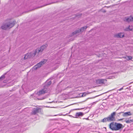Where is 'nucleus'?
Wrapping results in <instances>:
<instances>
[{"label": "nucleus", "mask_w": 133, "mask_h": 133, "mask_svg": "<svg viewBox=\"0 0 133 133\" xmlns=\"http://www.w3.org/2000/svg\"><path fill=\"white\" fill-rule=\"evenodd\" d=\"M47 46V44H46L45 45H43L42 46V50L46 48Z\"/></svg>", "instance_id": "19"}, {"label": "nucleus", "mask_w": 133, "mask_h": 133, "mask_svg": "<svg viewBox=\"0 0 133 133\" xmlns=\"http://www.w3.org/2000/svg\"><path fill=\"white\" fill-rule=\"evenodd\" d=\"M115 36L117 37H123L124 36V35L123 33H120L116 34Z\"/></svg>", "instance_id": "12"}, {"label": "nucleus", "mask_w": 133, "mask_h": 133, "mask_svg": "<svg viewBox=\"0 0 133 133\" xmlns=\"http://www.w3.org/2000/svg\"><path fill=\"white\" fill-rule=\"evenodd\" d=\"M125 21L129 22L133 21V17L132 16H130L129 17L125 18L124 19Z\"/></svg>", "instance_id": "9"}, {"label": "nucleus", "mask_w": 133, "mask_h": 133, "mask_svg": "<svg viewBox=\"0 0 133 133\" xmlns=\"http://www.w3.org/2000/svg\"><path fill=\"white\" fill-rule=\"evenodd\" d=\"M107 121H108V119L107 118H104L102 120V121L103 122H106Z\"/></svg>", "instance_id": "21"}, {"label": "nucleus", "mask_w": 133, "mask_h": 133, "mask_svg": "<svg viewBox=\"0 0 133 133\" xmlns=\"http://www.w3.org/2000/svg\"><path fill=\"white\" fill-rule=\"evenodd\" d=\"M16 21H13L12 22H6L3 24L1 28L3 30H6L8 29H10L13 27L15 24Z\"/></svg>", "instance_id": "2"}, {"label": "nucleus", "mask_w": 133, "mask_h": 133, "mask_svg": "<svg viewBox=\"0 0 133 133\" xmlns=\"http://www.w3.org/2000/svg\"><path fill=\"white\" fill-rule=\"evenodd\" d=\"M42 66V62H41L39 63H38L37 65H35L33 68V70H37L38 68L41 67Z\"/></svg>", "instance_id": "7"}, {"label": "nucleus", "mask_w": 133, "mask_h": 133, "mask_svg": "<svg viewBox=\"0 0 133 133\" xmlns=\"http://www.w3.org/2000/svg\"><path fill=\"white\" fill-rule=\"evenodd\" d=\"M78 17V16H76L75 17V18H77Z\"/></svg>", "instance_id": "25"}, {"label": "nucleus", "mask_w": 133, "mask_h": 133, "mask_svg": "<svg viewBox=\"0 0 133 133\" xmlns=\"http://www.w3.org/2000/svg\"><path fill=\"white\" fill-rule=\"evenodd\" d=\"M116 114V112H114L111 113L110 115L107 117L108 121L110 122L115 120L114 116Z\"/></svg>", "instance_id": "4"}, {"label": "nucleus", "mask_w": 133, "mask_h": 133, "mask_svg": "<svg viewBox=\"0 0 133 133\" xmlns=\"http://www.w3.org/2000/svg\"><path fill=\"white\" fill-rule=\"evenodd\" d=\"M109 126L110 128L112 130L117 131L122 128L123 125L119 123L112 122L110 124Z\"/></svg>", "instance_id": "1"}, {"label": "nucleus", "mask_w": 133, "mask_h": 133, "mask_svg": "<svg viewBox=\"0 0 133 133\" xmlns=\"http://www.w3.org/2000/svg\"><path fill=\"white\" fill-rule=\"evenodd\" d=\"M51 84V82H49V84H48V85H49L50 84Z\"/></svg>", "instance_id": "24"}, {"label": "nucleus", "mask_w": 133, "mask_h": 133, "mask_svg": "<svg viewBox=\"0 0 133 133\" xmlns=\"http://www.w3.org/2000/svg\"><path fill=\"white\" fill-rule=\"evenodd\" d=\"M57 115H54V116H56Z\"/></svg>", "instance_id": "27"}, {"label": "nucleus", "mask_w": 133, "mask_h": 133, "mask_svg": "<svg viewBox=\"0 0 133 133\" xmlns=\"http://www.w3.org/2000/svg\"><path fill=\"white\" fill-rule=\"evenodd\" d=\"M81 94H82V96L84 97L87 94L86 92H84L83 93H81Z\"/></svg>", "instance_id": "20"}, {"label": "nucleus", "mask_w": 133, "mask_h": 133, "mask_svg": "<svg viewBox=\"0 0 133 133\" xmlns=\"http://www.w3.org/2000/svg\"><path fill=\"white\" fill-rule=\"evenodd\" d=\"M42 95V90L39 91L38 92H37L36 93L35 92V94H32V96H34L37 97L38 96H41Z\"/></svg>", "instance_id": "8"}, {"label": "nucleus", "mask_w": 133, "mask_h": 133, "mask_svg": "<svg viewBox=\"0 0 133 133\" xmlns=\"http://www.w3.org/2000/svg\"><path fill=\"white\" fill-rule=\"evenodd\" d=\"M127 60H131L132 59V57L131 56H127L124 57Z\"/></svg>", "instance_id": "16"}, {"label": "nucleus", "mask_w": 133, "mask_h": 133, "mask_svg": "<svg viewBox=\"0 0 133 133\" xmlns=\"http://www.w3.org/2000/svg\"><path fill=\"white\" fill-rule=\"evenodd\" d=\"M106 79H98L96 81V83L99 84H103L107 82Z\"/></svg>", "instance_id": "6"}, {"label": "nucleus", "mask_w": 133, "mask_h": 133, "mask_svg": "<svg viewBox=\"0 0 133 133\" xmlns=\"http://www.w3.org/2000/svg\"><path fill=\"white\" fill-rule=\"evenodd\" d=\"M45 98H42V99H44Z\"/></svg>", "instance_id": "26"}, {"label": "nucleus", "mask_w": 133, "mask_h": 133, "mask_svg": "<svg viewBox=\"0 0 133 133\" xmlns=\"http://www.w3.org/2000/svg\"><path fill=\"white\" fill-rule=\"evenodd\" d=\"M125 121L127 123H131L133 122V120L126 119Z\"/></svg>", "instance_id": "17"}, {"label": "nucleus", "mask_w": 133, "mask_h": 133, "mask_svg": "<svg viewBox=\"0 0 133 133\" xmlns=\"http://www.w3.org/2000/svg\"><path fill=\"white\" fill-rule=\"evenodd\" d=\"M29 54H27L26 55H25V56L24 58V59H26L28 58H30V55Z\"/></svg>", "instance_id": "15"}, {"label": "nucleus", "mask_w": 133, "mask_h": 133, "mask_svg": "<svg viewBox=\"0 0 133 133\" xmlns=\"http://www.w3.org/2000/svg\"><path fill=\"white\" fill-rule=\"evenodd\" d=\"M47 61V60L45 59L43 60V61H42V63L44 64Z\"/></svg>", "instance_id": "22"}, {"label": "nucleus", "mask_w": 133, "mask_h": 133, "mask_svg": "<svg viewBox=\"0 0 133 133\" xmlns=\"http://www.w3.org/2000/svg\"><path fill=\"white\" fill-rule=\"evenodd\" d=\"M84 115L83 113L81 112H77L75 115V117L78 118L79 116H82Z\"/></svg>", "instance_id": "10"}, {"label": "nucleus", "mask_w": 133, "mask_h": 133, "mask_svg": "<svg viewBox=\"0 0 133 133\" xmlns=\"http://www.w3.org/2000/svg\"><path fill=\"white\" fill-rule=\"evenodd\" d=\"M47 91L48 90L46 88H45L43 90H42V94H44L45 93L47 92Z\"/></svg>", "instance_id": "18"}, {"label": "nucleus", "mask_w": 133, "mask_h": 133, "mask_svg": "<svg viewBox=\"0 0 133 133\" xmlns=\"http://www.w3.org/2000/svg\"><path fill=\"white\" fill-rule=\"evenodd\" d=\"M130 112H127L124 113L123 114V116H127L131 115Z\"/></svg>", "instance_id": "14"}, {"label": "nucleus", "mask_w": 133, "mask_h": 133, "mask_svg": "<svg viewBox=\"0 0 133 133\" xmlns=\"http://www.w3.org/2000/svg\"><path fill=\"white\" fill-rule=\"evenodd\" d=\"M133 29V26H129L127 28H125V30L126 31H131Z\"/></svg>", "instance_id": "13"}, {"label": "nucleus", "mask_w": 133, "mask_h": 133, "mask_svg": "<svg viewBox=\"0 0 133 133\" xmlns=\"http://www.w3.org/2000/svg\"><path fill=\"white\" fill-rule=\"evenodd\" d=\"M40 109L39 108H34L32 111V114H35L37 112L39 111Z\"/></svg>", "instance_id": "11"}, {"label": "nucleus", "mask_w": 133, "mask_h": 133, "mask_svg": "<svg viewBox=\"0 0 133 133\" xmlns=\"http://www.w3.org/2000/svg\"><path fill=\"white\" fill-rule=\"evenodd\" d=\"M88 27L87 26H85L82 28L76 31L73 33V34H76L79 32H82L84 31H85L86 29H87Z\"/></svg>", "instance_id": "5"}, {"label": "nucleus", "mask_w": 133, "mask_h": 133, "mask_svg": "<svg viewBox=\"0 0 133 133\" xmlns=\"http://www.w3.org/2000/svg\"><path fill=\"white\" fill-rule=\"evenodd\" d=\"M41 49L39 48L37 49L35 51H32L29 54L30 57H33L37 54H38L41 51Z\"/></svg>", "instance_id": "3"}, {"label": "nucleus", "mask_w": 133, "mask_h": 133, "mask_svg": "<svg viewBox=\"0 0 133 133\" xmlns=\"http://www.w3.org/2000/svg\"><path fill=\"white\" fill-rule=\"evenodd\" d=\"M123 89V87L122 88H121V89L118 90H117V91L118 92L119 91H120L121 90H122Z\"/></svg>", "instance_id": "23"}]
</instances>
